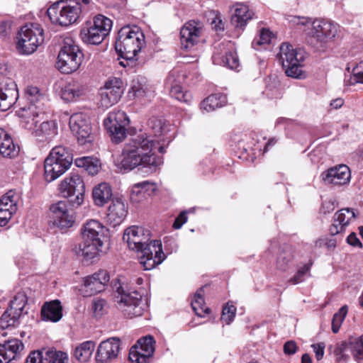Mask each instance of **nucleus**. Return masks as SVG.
<instances>
[{"instance_id": "1", "label": "nucleus", "mask_w": 363, "mask_h": 363, "mask_svg": "<svg viewBox=\"0 0 363 363\" xmlns=\"http://www.w3.org/2000/svg\"><path fill=\"white\" fill-rule=\"evenodd\" d=\"M156 150L162 154L164 147L150 133L133 135L123 150L118 168L123 173L138 166L147 168L148 172H155L162 164V158L156 155Z\"/></svg>"}, {"instance_id": "2", "label": "nucleus", "mask_w": 363, "mask_h": 363, "mask_svg": "<svg viewBox=\"0 0 363 363\" xmlns=\"http://www.w3.org/2000/svg\"><path fill=\"white\" fill-rule=\"evenodd\" d=\"M123 240L129 249L138 252L140 264L145 270L152 269L166 259L161 241L154 240L149 242V231L142 227L133 225L128 228L123 233Z\"/></svg>"}, {"instance_id": "3", "label": "nucleus", "mask_w": 363, "mask_h": 363, "mask_svg": "<svg viewBox=\"0 0 363 363\" xmlns=\"http://www.w3.org/2000/svg\"><path fill=\"white\" fill-rule=\"evenodd\" d=\"M82 230L83 242L79 246L82 256L91 259L102 251L103 239L107 236L108 230L99 220H90Z\"/></svg>"}, {"instance_id": "4", "label": "nucleus", "mask_w": 363, "mask_h": 363, "mask_svg": "<svg viewBox=\"0 0 363 363\" xmlns=\"http://www.w3.org/2000/svg\"><path fill=\"white\" fill-rule=\"evenodd\" d=\"M145 44V36L138 27H123L118 33L115 48L126 60H133Z\"/></svg>"}, {"instance_id": "5", "label": "nucleus", "mask_w": 363, "mask_h": 363, "mask_svg": "<svg viewBox=\"0 0 363 363\" xmlns=\"http://www.w3.org/2000/svg\"><path fill=\"white\" fill-rule=\"evenodd\" d=\"M44 42V30L38 23H28L22 26L16 37L17 51L25 55L34 53Z\"/></svg>"}, {"instance_id": "6", "label": "nucleus", "mask_w": 363, "mask_h": 363, "mask_svg": "<svg viewBox=\"0 0 363 363\" xmlns=\"http://www.w3.org/2000/svg\"><path fill=\"white\" fill-rule=\"evenodd\" d=\"M82 4L76 0L57 2L50 6L48 16L50 21L61 26H68L77 21L82 12Z\"/></svg>"}, {"instance_id": "7", "label": "nucleus", "mask_w": 363, "mask_h": 363, "mask_svg": "<svg viewBox=\"0 0 363 363\" xmlns=\"http://www.w3.org/2000/svg\"><path fill=\"white\" fill-rule=\"evenodd\" d=\"M278 57L288 77L301 78L303 73L301 63L305 60V52L302 49L294 48L289 43H283Z\"/></svg>"}, {"instance_id": "8", "label": "nucleus", "mask_w": 363, "mask_h": 363, "mask_svg": "<svg viewBox=\"0 0 363 363\" xmlns=\"http://www.w3.org/2000/svg\"><path fill=\"white\" fill-rule=\"evenodd\" d=\"M83 54L72 39L66 38L58 56L57 67L63 74H71L80 67Z\"/></svg>"}, {"instance_id": "9", "label": "nucleus", "mask_w": 363, "mask_h": 363, "mask_svg": "<svg viewBox=\"0 0 363 363\" xmlns=\"http://www.w3.org/2000/svg\"><path fill=\"white\" fill-rule=\"evenodd\" d=\"M115 298L123 314L129 318L140 316L145 310L142 294L138 291H126L119 284L115 292Z\"/></svg>"}, {"instance_id": "10", "label": "nucleus", "mask_w": 363, "mask_h": 363, "mask_svg": "<svg viewBox=\"0 0 363 363\" xmlns=\"http://www.w3.org/2000/svg\"><path fill=\"white\" fill-rule=\"evenodd\" d=\"M111 28V20L103 15L99 14L94 17L91 26L81 30L80 36L86 43L99 45L108 35Z\"/></svg>"}, {"instance_id": "11", "label": "nucleus", "mask_w": 363, "mask_h": 363, "mask_svg": "<svg viewBox=\"0 0 363 363\" xmlns=\"http://www.w3.org/2000/svg\"><path fill=\"white\" fill-rule=\"evenodd\" d=\"M72 203L67 200L60 201L50 206V218L53 225L60 230H66L75 223V212Z\"/></svg>"}, {"instance_id": "12", "label": "nucleus", "mask_w": 363, "mask_h": 363, "mask_svg": "<svg viewBox=\"0 0 363 363\" xmlns=\"http://www.w3.org/2000/svg\"><path fill=\"white\" fill-rule=\"evenodd\" d=\"M59 190L63 197L70 198L68 201L73 206H80L84 201L85 185L82 177L77 174H72L60 184Z\"/></svg>"}, {"instance_id": "13", "label": "nucleus", "mask_w": 363, "mask_h": 363, "mask_svg": "<svg viewBox=\"0 0 363 363\" xmlns=\"http://www.w3.org/2000/svg\"><path fill=\"white\" fill-rule=\"evenodd\" d=\"M104 125L110 134L111 140L115 143H119L126 136L129 119L124 111H113L104 119Z\"/></svg>"}, {"instance_id": "14", "label": "nucleus", "mask_w": 363, "mask_h": 363, "mask_svg": "<svg viewBox=\"0 0 363 363\" xmlns=\"http://www.w3.org/2000/svg\"><path fill=\"white\" fill-rule=\"evenodd\" d=\"M69 128L76 135L79 144L84 145L91 143L94 138L87 117L82 113L72 114L69 118Z\"/></svg>"}, {"instance_id": "15", "label": "nucleus", "mask_w": 363, "mask_h": 363, "mask_svg": "<svg viewBox=\"0 0 363 363\" xmlns=\"http://www.w3.org/2000/svg\"><path fill=\"white\" fill-rule=\"evenodd\" d=\"M337 33V25L330 21L316 19L312 23L308 32L311 43L314 42L320 45L333 39Z\"/></svg>"}, {"instance_id": "16", "label": "nucleus", "mask_w": 363, "mask_h": 363, "mask_svg": "<svg viewBox=\"0 0 363 363\" xmlns=\"http://www.w3.org/2000/svg\"><path fill=\"white\" fill-rule=\"evenodd\" d=\"M213 61L215 64L223 65L231 69H237L240 67L237 53L230 41L222 42L215 47Z\"/></svg>"}, {"instance_id": "17", "label": "nucleus", "mask_w": 363, "mask_h": 363, "mask_svg": "<svg viewBox=\"0 0 363 363\" xmlns=\"http://www.w3.org/2000/svg\"><path fill=\"white\" fill-rule=\"evenodd\" d=\"M123 93L122 82L116 77L108 79L100 89V106L108 108L116 104Z\"/></svg>"}, {"instance_id": "18", "label": "nucleus", "mask_w": 363, "mask_h": 363, "mask_svg": "<svg viewBox=\"0 0 363 363\" xmlns=\"http://www.w3.org/2000/svg\"><path fill=\"white\" fill-rule=\"evenodd\" d=\"M121 340L118 337H110L102 341L96 351L97 363H113L118 359L121 352Z\"/></svg>"}, {"instance_id": "19", "label": "nucleus", "mask_w": 363, "mask_h": 363, "mask_svg": "<svg viewBox=\"0 0 363 363\" xmlns=\"http://www.w3.org/2000/svg\"><path fill=\"white\" fill-rule=\"evenodd\" d=\"M154 339L151 336L139 339L137 345L130 350L129 359L133 363H147L154 354Z\"/></svg>"}, {"instance_id": "20", "label": "nucleus", "mask_w": 363, "mask_h": 363, "mask_svg": "<svg viewBox=\"0 0 363 363\" xmlns=\"http://www.w3.org/2000/svg\"><path fill=\"white\" fill-rule=\"evenodd\" d=\"M19 200L18 194L10 190L0 199V226H6L12 216L16 213L17 203Z\"/></svg>"}, {"instance_id": "21", "label": "nucleus", "mask_w": 363, "mask_h": 363, "mask_svg": "<svg viewBox=\"0 0 363 363\" xmlns=\"http://www.w3.org/2000/svg\"><path fill=\"white\" fill-rule=\"evenodd\" d=\"M110 277L106 270H99L98 272L86 277L82 289L84 296H91L103 291Z\"/></svg>"}, {"instance_id": "22", "label": "nucleus", "mask_w": 363, "mask_h": 363, "mask_svg": "<svg viewBox=\"0 0 363 363\" xmlns=\"http://www.w3.org/2000/svg\"><path fill=\"white\" fill-rule=\"evenodd\" d=\"M320 177L326 184L344 185L350 182L351 173L347 165L340 164L322 172Z\"/></svg>"}, {"instance_id": "23", "label": "nucleus", "mask_w": 363, "mask_h": 363, "mask_svg": "<svg viewBox=\"0 0 363 363\" xmlns=\"http://www.w3.org/2000/svg\"><path fill=\"white\" fill-rule=\"evenodd\" d=\"M128 213V206L121 198H115L108 208L107 222L113 227L120 225Z\"/></svg>"}, {"instance_id": "24", "label": "nucleus", "mask_w": 363, "mask_h": 363, "mask_svg": "<svg viewBox=\"0 0 363 363\" xmlns=\"http://www.w3.org/2000/svg\"><path fill=\"white\" fill-rule=\"evenodd\" d=\"M201 28L194 21L186 23L180 30L181 44L185 49H189L199 41Z\"/></svg>"}, {"instance_id": "25", "label": "nucleus", "mask_w": 363, "mask_h": 363, "mask_svg": "<svg viewBox=\"0 0 363 363\" xmlns=\"http://www.w3.org/2000/svg\"><path fill=\"white\" fill-rule=\"evenodd\" d=\"M24 345L21 340L13 338L0 345V363H9L15 359L23 350Z\"/></svg>"}, {"instance_id": "26", "label": "nucleus", "mask_w": 363, "mask_h": 363, "mask_svg": "<svg viewBox=\"0 0 363 363\" xmlns=\"http://www.w3.org/2000/svg\"><path fill=\"white\" fill-rule=\"evenodd\" d=\"M355 218L356 213L353 208H345L336 212L333 218L334 222L329 229L330 235H335L342 233L350 220Z\"/></svg>"}, {"instance_id": "27", "label": "nucleus", "mask_w": 363, "mask_h": 363, "mask_svg": "<svg viewBox=\"0 0 363 363\" xmlns=\"http://www.w3.org/2000/svg\"><path fill=\"white\" fill-rule=\"evenodd\" d=\"M18 98L16 84L10 82L0 86V111L9 110Z\"/></svg>"}, {"instance_id": "28", "label": "nucleus", "mask_w": 363, "mask_h": 363, "mask_svg": "<svg viewBox=\"0 0 363 363\" xmlns=\"http://www.w3.org/2000/svg\"><path fill=\"white\" fill-rule=\"evenodd\" d=\"M70 167L60 163L52 156H48L44 162V177L47 182H51L63 174Z\"/></svg>"}, {"instance_id": "29", "label": "nucleus", "mask_w": 363, "mask_h": 363, "mask_svg": "<svg viewBox=\"0 0 363 363\" xmlns=\"http://www.w3.org/2000/svg\"><path fill=\"white\" fill-rule=\"evenodd\" d=\"M41 316L43 320L53 323L59 321L62 317V307L59 300L46 302L42 307Z\"/></svg>"}, {"instance_id": "30", "label": "nucleus", "mask_w": 363, "mask_h": 363, "mask_svg": "<svg viewBox=\"0 0 363 363\" xmlns=\"http://www.w3.org/2000/svg\"><path fill=\"white\" fill-rule=\"evenodd\" d=\"M26 99L29 103L26 108L28 111H36V113H44L45 97L39 94V89L35 86L28 87L26 91Z\"/></svg>"}, {"instance_id": "31", "label": "nucleus", "mask_w": 363, "mask_h": 363, "mask_svg": "<svg viewBox=\"0 0 363 363\" xmlns=\"http://www.w3.org/2000/svg\"><path fill=\"white\" fill-rule=\"evenodd\" d=\"M19 152V147L4 129L0 128V155L4 157H14Z\"/></svg>"}, {"instance_id": "32", "label": "nucleus", "mask_w": 363, "mask_h": 363, "mask_svg": "<svg viewBox=\"0 0 363 363\" xmlns=\"http://www.w3.org/2000/svg\"><path fill=\"white\" fill-rule=\"evenodd\" d=\"M33 134L40 142L50 140L57 134V124L54 121H44Z\"/></svg>"}, {"instance_id": "33", "label": "nucleus", "mask_w": 363, "mask_h": 363, "mask_svg": "<svg viewBox=\"0 0 363 363\" xmlns=\"http://www.w3.org/2000/svg\"><path fill=\"white\" fill-rule=\"evenodd\" d=\"M112 196L111 186L106 182L96 185L92 191V198L98 206H103Z\"/></svg>"}, {"instance_id": "34", "label": "nucleus", "mask_w": 363, "mask_h": 363, "mask_svg": "<svg viewBox=\"0 0 363 363\" xmlns=\"http://www.w3.org/2000/svg\"><path fill=\"white\" fill-rule=\"evenodd\" d=\"M253 14L247 6L238 4L235 9V13L232 16L231 22L235 27L243 28L247 21L252 18Z\"/></svg>"}, {"instance_id": "35", "label": "nucleus", "mask_w": 363, "mask_h": 363, "mask_svg": "<svg viewBox=\"0 0 363 363\" xmlns=\"http://www.w3.org/2000/svg\"><path fill=\"white\" fill-rule=\"evenodd\" d=\"M84 86L78 82L72 81L67 83L62 89V98L67 101H73L79 99L84 93Z\"/></svg>"}, {"instance_id": "36", "label": "nucleus", "mask_w": 363, "mask_h": 363, "mask_svg": "<svg viewBox=\"0 0 363 363\" xmlns=\"http://www.w3.org/2000/svg\"><path fill=\"white\" fill-rule=\"evenodd\" d=\"M226 103L227 99L225 95L223 94H214L210 95L201 102V108L208 113L225 106Z\"/></svg>"}, {"instance_id": "37", "label": "nucleus", "mask_w": 363, "mask_h": 363, "mask_svg": "<svg viewBox=\"0 0 363 363\" xmlns=\"http://www.w3.org/2000/svg\"><path fill=\"white\" fill-rule=\"evenodd\" d=\"M28 108L23 107L21 108L19 116L23 118L22 123L25 128L32 130L33 133L37 128V124L39 121L37 119L44 113H36L37 111H28ZM38 111V109H36Z\"/></svg>"}, {"instance_id": "38", "label": "nucleus", "mask_w": 363, "mask_h": 363, "mask_svg": "<svg viewBox=\"0 0 363 363\" xmlns=\"http://www.w3.org/2000/svg\"><path fill=\"white\" fill-rule=\"evenodd\" d=\"M74 164L77 167L83 168L89 174H96L100 168L101 163L96 158L91 157H82L74 160Z\"/></svg>"}, {"instance_id": "39", "label": "nucleus", "mask_w": 363, "mask_h": 363, "mask_svg": "<svg viewBox=\"0 0 363 363\" xmlns=\"http://www.w3.org/2000/svg\"><path fill=\"white\" fill-rule=\"evenodd\" d=\"M48 156H52L60 163L69 167L71 166L73 162V155L71 151L62 145L53 147Z\"/></svg>"}, {"instance_id": "40", "label": "nucleus", "mask_w": 363, "mask_h": 363, "mask_svg": "<svg viewBox=\"0 0 363 363\" xmlns=\"http://www.w3.org/2000/svg\"><path fill=\"white\" fill-rule=\"evenodd\" d=\"M95 348L94 341H85L77 347L74 352V356L79 362H86L92 354Z\"/></svg>"}, {"instance_id": "41", "label": "nucleus", "mask_w": 363, "mask_h": 363, "mask_svg": "<svg viewBox=\"0 0 363 363\" xmlns=\"http://www.w3.org/2000/svg\"><path fill=\"white\" fill-rule=\"evenodd\" d=\"M28 302V298L24 291L18 292L11 300L9 308L13 312L18 313L21 317L23 313L26 314L25 307Z\"/></svg>"}, {"instance_id": "42", "label": "nucleus", "mask_w": 363, "mask_h": 363, "mask_svg": "<svg viewBox=\"0 0 363 363\" xmlns=\"http://www.w3.org/2000/svg\"><path fill=\"white\" fill-rule=\"evenodd\" d=\"M156 189V184L148 181L135 184L132 189V199H134V194L141 196L142 197H145L146 195L150 196L154 194Z\"/></svg>"}, {"instance_id": "43", "label": "nucleus", "mask_w": 363, "mask_h": 363, "mask_svg": "<svg viewBox=\"0 0 363 363\" xmlns=\"http://www.w3.org/2000/svg\"><path fill=\"white\" fill-rule=\"evenodd\" d=\"M201 291H203V288L197 291L194 295L191 301V307L197 315L203 317L204 314H208L211 311L210 308L205 305Z\"/></svg>"}, {"instance_id": "44", "label": "nucleus", "mask_w": 363, "mask_h": 363, "mask_svg": "<svg viewBox=\"0 0 363 363\" xmlns=\"http://www.w3.org/2000/svg\"><path fill=\"white\" fill-rule=\"evenodd\" d=\"M294 258L291 248L286 247L279 252L277 259V267L281 271H286Z\"/></svg>"}, {"instance_id": "45", "label": "nucleus", "mask_w": 363, "mask_h": 363, "mask_svg": "<svg viewBox=\"0 0 363 363\" xmlns=\"http://www.w3.org/2000/svg\"><path fill=\"white\" fill-rule=\"evenodd\" d=\"M20 316L18 313L10 310L8 307L6 311L2 314L0 318V327L3 329L8 328L11 326H16L19 323Z\"/></svg>"}, {"instance_id": "46", "label": "nucleus", "mask_w": 363, "mask_h": 363, "mask_svg": "<svg viewBox=\"0 0 363 363\" xmlns=\"http://www.w3.org/2000/svg\"><path fill=\"white\" fill-rule=\"evenodd\" d=\"M350 350L355 359H363V338L350 337L349 339Z\"/></svg>"}, {"instance_id": "47", "label": "nucleus", "mask_w": 363, "mask_h": 363, "mask_svg": "<svg viewBox=\"0 0 363 363\" xmlns=\"http://www.w3.org/2000/svg\"><path fill=\"white\" fill-rule=\"evenodd\" d=\"M272 39V33L269 29L262 28L257 37H256L252 43V46L255 50H259L261 45H268Z\"/></svg>"}, {"instance_id": "48", "label": "nucleus", "mask_w": 363, "mask_h": 363, "mask_svg": "<svg viewBox=\"0 0 363 363\" xmlns=\"http://www.w3.org/2000/svg\"><path fill=\"white\" fill-rule=\"evenodd\" d=\"M45 360L49 363H68V355L62 351L47 350L45 352Z\"/></svg>"}, {"instance_id": "49", "label": "nucleus", "mask_w": 363, "mask_h": 363, "mask_svg": "<svg viewBox=\"0 0 363 363\" xmlns=\"http://www.w3.org/2000/svg\"><path fill=\"white\" fill-rule=\"evenodd\" d=\"M348 311V307L345 305L342 306L338 312L335 313L332 320V330L334 333H337L343 322Z\"/></svg>"}, {"instance_id": "50", "label": "nucleus", "mask_w": 363, "mask_h": 363, "mask_svg": "<svg viewBox=\"0 0 363 363\" xmlns=\"http://www.w3.org/2000/svg\"><path fill=\"white\" fill-rule=\"evenodd\" d=\"M168 87L169 89L170 95L172 97H174L179 101L189 102L191 96L189 93L184 92L181 84H175V85Z\"/></svg>"}, {"instance_id": "51", "label": "nucleus", "mask_w": 363, "mask_h": 363, "mask_svg": "<svg viewBox=\"0 0 363 363\" xmlns=\"http://www.w3.org/2000/svg\"><path fill=\"white\" fill-rule=\"evenodd\" d=\"M236 313V307L233 305L227 303L225 306H223L221 315L222 321L225 322L226 324L229 325L234 319Z\"/></svg>"}, {"instance_id": "52", "label": "nucleus", "mask_w": 363, "mask_h": 363, "mask_svg": "<svg viewBox=\"0 0 363 363\" xmlns=\"http://www.w3.org/2000/svg\"><path fill=\"white\" fill-rule=\"evenodd\" d=\"M185 79V74L183 72L178 69L172 70L167 79V85L174 86L175 84H181Z\"/></svg>"}, {"instance_id": "53", "label": "nucleus", "mask_w": 363, "mask_h": 363, "mask_svg": "<svg viewBox=\"0 0 363 363\" xmlns=\"http://www.w3.org/2000/svg\"><path fill=\"white\" fill-rule=\"evenodd\" d=\"M312 264L307 263L300 268L297 272L289 280L292 284H297L304 280L305 275L309 272Z\"/></svg>"}, {"instance_id": "54", "label": "nucleus", "mask_w": 363, "mask_h": 363, "mask_svg": "<svg viewBox=\"0 0 363 363\" xmlns=\"http://www.w3.org/2000/svg\"><path fill=\"white\" fill-rule=\"evenodd\" d=\"M348 350H350L349 340L342 341L337 344L334 353L337 356L338 361H345L349 358V356L346 354Z\"/></svg>"}, {"instance_id": "55", "label": "nucleus", "mask_w": 363, "mask_h": 363, "mask_svg": "<svg viewBox=\"0 0 363 363\" xmlns=\"http://www.w3.org/2000/svg\"><path fill=\"white\" fill-rule=\"evenodd\" d=\"M149 125L152 128V133L155 137L164 135L167 131L166 126L160 119L151 118L149 121Z\"/></svg>"}, {"instance_id": "56", "label": "nucleus", "mask_w": 363, "mask_h": 363, "mask_svg": "<svg viewBox=\"0 0 363 363\" xmlns=\"http://www.w3.org/2000/svg\"><path fill=\"white\" fill-rule=\"evenodd\" d=\"M106 301L104 299L94 298L91 302V311L96 318H101L105 311Z\"/></svg>"}, {"instance_id": "57", "label": "nucleus", "mask_w": 363, "mask_h": 363, "mask_svg": "<svg viewBox=\"0 0 363 363\" xmlns=\"http://www.w3.org/2000/svg\"><path fill=\"white\" fill-rule=\"evenodd\" d=\"M133 94V96L137 98L143 97L145 96V88L138 82L133 80L129 91V94Z\"/></svg>"}, {"instance_id": "58", "label": "nucleus", "mask_w": 363, "mask_h": 363, "mask_svg": "<svg viewBox=\"0 0 363 363\" xmlns=\"http://www.w3.org/2000/svg\"><path fill=\"white\" fill-rule=\"evenodd\" d=\"M43 354V351L40 350L31 352L27 357L26 363H44L45 357Z\"/></svg>"}, {"instance_id": "59", "label": "nucleus", "mask_w": 363, "mask_h": 363, "mask_svg": "<svg viewBox=\"0 0 363 363\" xmlns=\"http://www.w3.org/2000/svg\"><path fill=\"white\" fill-rule=\"evenodd\" d=\"M311 347L313 349V352H315V358L318 361H320L323 359L325 352V345L324 342H318L316 344H313Z\"/></svg>"}, {"instance_id": "60", "label": "nucleus", "mask_w": 363, "mask_h": 363, "mask_svg": "<svg viewBox=\"0 0 363 363\" xmlns=\"http://www.w3.org/2000/svg\"><path fill=\"white\" fill-rule=\"evenodd\" d=\"M335 208V201L333 200H326L324 201L322 203V206L320 208V213L325 215L333 212Z\"/></svg>"}, {"instance_id": "61", "label": "nucleus", "mask_w": 363, "mask_h": 363, "mask_svg": "<svg viewBox=\"0 0 363 363\" xmlns=\"http://www.w3.org/2000/svg\"><path fill=\"white\" fill-rule=\"evenodd\" d=\"M12 22L11 21H0V35L1 36H6L9 34L11 30Z\"/></svg>"}, {"instance_id": "62", "label": "nucleus", "mask_w": 363, "mask_h": 363, "mask_svg": "<svg viewBox=\"0 0 363 363\" xmlns=\"http://www.w3.org/2000/svg\"><path fill=\"white\" fill-rule=\"evenodd\" d=\"M297 351V345L294 341L290 340L285 342L284 352L286 354L292 355Z\"/></svg>"}, {"instance_id": "63", "label": "nucleus", "mask_w": 363, "mask_h": 363, "mask_svg": "<svg viewBox=\"0 0 363 363\" xmlns=\"http://www.w3.org/2000/svg\"><path fill=\"white\" fill-rule=\"evenodd\" d=\"M187 221V216L186 211H182L179 213V215L176 218L174 223L173 228L175 229L180 228Z\"/></svg>"}, {"instance_id": "64", "label": "nucleus", "mask_w": 363, "mask_h": 363, "mask_svg": "<svg viewBox=\"0 0 363 363\" xmlns=\"http://www.w3.org/2000/svg\"><path fill=\"white\" fill-rule=\"evenodd\" d=\"M347 242L353 247H362V244L357 237V234L355 233H350L347 238Z\"/></svg>"}]
</instances>
